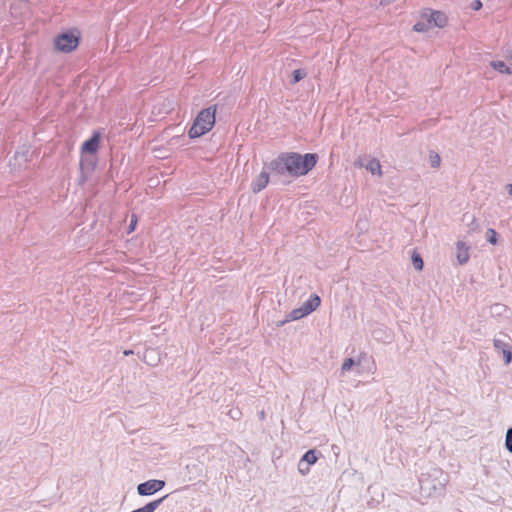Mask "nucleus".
Instances as JSON below:
<instances>
[{"instance_id": "4", "label": "nucleus", "mask_w": 512, "mask_h": 512, "mask_svg": "<svg viewBox=\"0 0 512 512\" xmlns=\"http://www.w3.org/2000/svg\"><path fill=\"white\" fill-rule=\"evenodd\" d=\"M320 303H321L320 297L317 294H312L309 297V299L304 301L303 304L299 308L293 309L289 313L286 321L299 320V319L309 315L310 313H312L319 307Z\"/></svg>"}, {"instance_id": "19", "label": "nucleus", "mask_w": 512, "mask_h": 512, "mask_svg": "<svg viewBox=\"0 0 512 512\" xmlns=\"http://www.w3.org/2000/svg\"><path fill=\"white\" fill-rule=\"evenodd\" d=\"M487 241L493 245L497 243V233L492 228L487 230Z\"/></svg>"}, {"instance_id": "15", "label": "nucleus", "mask_w": 512, "mask_h": 512, "mask_svg": "<svg viewBox=\"0 0 512 512\" xmlns=\"http://www.w3.org/2000/svg\"><path fill=\"white\" fill-rule=\"evenodd\" d=\"M411 260H412V264L416 270L420 271L423 269L424 263H423V259L420 256V254L413 253Z\"/></svg>"}, {"instance_id": "20", "label": "nucleus", "mask_w": 512, "mask_h": 512, "mask_svg": "<svg viewBox=\"0 0 512 512\" xmlns=\"http://www.w3.org/2000/svg\"><path fill=\"white\" fill-rule=\"evenodd\" d=\"M298 470L302 475H306L310 471V465H308L304 460L300 459L298 462Z\"/></svg>"}, {"instance_id": "24", "label": "nucleus", "mask_w": 512, "mask_h": 512, "mask_svg": "<svg viewBox=\"0 0 512 512\" xmlns=\"http://www.w3.org/2000/svg\"><path fill=\"white\" fill-rule=\"evenodd\" d=\"M27 152H28V151L23 152V153H20L19 151H16V152H15V158H16V159H18V158H20V157H21V158H23V160H24V161H27V156H26V153H27Z\"/></svg>"}, {"instance_id": "6", "label": "nucleus", "mask_w": 512, "mask_h": 512, "mask_svg": "<svg viewBox=\"0 0 512 512\" xmlns=\"http://www.w3.org/2000/svg\"><path fill=\"white\" fill-rule=\"evenodd\" d=\"M269 183V170L263 167L261 173L252 181L251 190L254 193L262 191Z\"/></svg>"}, {"instance_id": "22", "label": "nucleus", "mask_w": 512, "mask_h": 512, "mask_svg": "<svg viewBox=\"0 0 512 512\" xmlns=\"http://www.w3.org/2000/svg\"><path fill=\"white\" fill-rule=\"evenodd\" d=\"M428 25H429V23H425V22H417V23L414 25L413 29H414L415 31H417V32H424V31H426V30H427Z\"/></svg>"}, {"instance_id": "12", "label": "nucleus", "mask_w": 512, "mask_h": 512, "mask_svg": "<svg viewBox=\"0 0 512 512\" xmlns=\"http://www.w3.org/2000/svg\"><path fill=\"white\" fill-rule=\"evenodd\" d=\"M366 169L368 171H370L373 175H379L381 176L382 172H381V165H380V162L377 160V159H371L367 164H366Z\"/></svg>"}, {"instance_id": "27", "label": "nucleus", "mask_w": 512, "mask_h": 512, "mask_svg": "<svg viewBox=\"0 0 512 512\" xmlns=\"http://www.w3.org/2000/svg\"><path fill=\"white\" fill-rule=\"evenodd\" d=\"M494 308L496 309L497 312H500L501 309H504V306L503 305H500V304H496L494 306Z\"/></svg>"}, {"instance_id": "1", "label": "nucleus", "mask_w": 512, "mask_h": 512, "mask_svg": "<svg viewBox=\"0 0 512 512\" xmlns=\"http://www.w3.org/2000/svg\"><path fill=\"white\" fill-rule=\"evenodd\" d=\"M317 161L318 155L315 153L301 155L296 152H283L270 162H265V168L276 175L297 178L308 174Z\"/></svg>"}, {"instance_id": "9", "label": "nucleus", "mask_w": 512, "mask_h": 512, "mask_svg": "<svg viewBox=\"0 0 512 512\" xmlns=\"http://www.w3.org/2000/svg\"><path fill=\"white\" fill-rule=\"evenodd\" d=\"M456 258L460 265H464L469 260V247L463 242L458 241L456 243Z\"/></svg>"}, {"instance_id": "3", "label": "nucleus", "mask_w": 512, "mask_h": 512, "mask_svg": "<svg viewBox=\"0 0 512 512\" xmlns=\"http://www.w3.org/2000/svg\"><path fill=\"white\" fill-rule=\"evenodd\" d=\"M79 41L78 30H67L54 38V46L60 52L70 53L78 47Z\"/></svg>"}, {"instance_id": "16", "label": "nucleus", "mask_w": 512, "mask_h": 512, "mask_svg": "<svg viewBox=\"0 0 512 512\" xmlns=\"http://www.w3.org/2000/svg\"><path fill=\"white\" fill-rule=\"evenodd\" d=\"M306 76V72L302 69H296L292 72V84H296Z\"/></svg>"}, {"instance_id": "25", "label": "nucleus", "mask_w": 512, "mask_h": 512, "mask_svg": "<svg viewBox=\"0 0 512 512\" xmlns=\"http://www.w3.org/2000/svg\"><path fill=\"white\" fill-rule=\"evenodd\" d=\"M86 162H87V159L85 157H82L81 162H80L81 169H84Z\"/></svg>"}, {"instance_id": "21", "label": "nucleus", "mask_w": 512, "mask_h": 512, "mask_svg": "<svg viewBox=\"0 0 512 512\" xmlns=\"http://www.w3.org/2000/svg\"><path fill=\"white\" fill-rule=\"evenodd\" d=\"M354 364L355 361L352 358L345 359L341 367L342 372L344 373L349 371L354 366Z\"/></svg>"}, {"instance_id": "26", "label": "nucleus", "mask_w": 512, "mask_h": 512, "mask_svg": "<svg viewBox=\"0 0 512 512\" xmlns=\"http://www.w3.org/2000/svg\"><path fill=\"white\" fill-rule=\"evenodd\" d=\"M506 188H507V192H508V194H509L510 196H512V184H508V185L506 186Z\"/></svg>"}, {"instance_id": "7", "label": "nucleus", "mask_w": 512, "mask_h": 512, "mask_svg": "<svg viewBox=\"0 0 512 512\" xmlns=\"http://www.w3.org/2000/svg\"><path fill=\"white\" fill-rule=\"evenodd\" d=\"M100 135L95 132L89 139H87L81 146V152L94 154L99 148Z\"/></svg>"}, {"instance_id": "5", "label": "nucleus", "mask_w": 512, "mask_h": 512, "mask_svg": "<svg viewBox=\"0 0 512 512\" xmlns=\"http://www.w3.org/2000/svg\"><path fill=\"white\" fill-rule=\"evenodd\" d=\"M165 486V481L150 479L137 486V492L140 496H150L160 491Z\"/></svg>"}, {"instance_id": "17", "label": "nucleus", "mask_w": 512, "mask_h": 512, "mask_svg": "<svg viewBox=\"0 0 512 512\" xmlns=\"http://www.w3.org/2000/svg\"><path fill=\"white\" fill-rule=\"evenodd\" d=\"M505 448L512 453V427L508 428L505 436Z\"/></svg>"}, {"instance_id": "29", "label": "nucleus", "mask_w": 512, "mask_h": 512, "mask_svg": "<svg viewBox=\"0 0 512 512\" xmlns=\"http://www.w3.org/2000/svg\"><path fill=\"white\" fill-rule=\"evenodd\" d=\"M130 354H133V351L132 350H126L124 351V355H130Z\"/></svg>"}, {"instance_id": "23", "label": "nucleus", "mask_w": 512, "mask_h": 512, "mask_svg": "<svg viewBox=\"0 0 512 512\" xmlns=\"http://www.w3.org/2000/svg\"><path fill=\"white\" fill-rule=\"evenodd\" d=\"M471 8L476 11L480 10L482 8V2L480 0H474L471 3Z\"/></svg>"}, {"instance_id": "2", "label": "nucleus", "mask_w": 512, "mask_h": 512, "mask_svg": "<svg viewBox=\"0 0 512 512\" xmlns=\"http://www.w3.org/2000/svg\"><path fill=\"white\" fill-rule=\"evenodd\" d=\"M216 106L202 109L188 131L190 138H198L209 132L215 124Z\"/></svg>"}, {"instance_id": "11", "label": "nucleus", "mask_w": 512, "mask_h": 512, "mask_svg": "<svg viewBox=\"0 0 512 512\" xmlns=\"http://www.w3.org/2000/svg\"><path fill=\"white\" fill-rule=\"evenodd\" d=\"M463 222L466 223L469 233H472V232H475L478 230L479 224H478L476 218L474 217V215L468 214V213L464 214Z\"/></svg>"}, {"instance_id": "8", "label": "nucleus", "mask_w": 512, "mask_h": 512, "mask_svg": "<svg viewBox=\"0 0 512 512\" xmlns=\"http://www.w3.org/2000/svg\"><path fill=\"white\" fill-rule=\"evenodd\" d=\"M493 345L495 350L503 353L506 364L512 361V347L501 339H494Z\"/></svg>"}, {"instance_id": "14", "label": "nucleus", "mask_w": 512, "mask_h": 512, "mask_svg": "<svg viewBox=\"0 0 512 512\" xmlns=\"http://www.w3.org/2000/svg\"><path fill=\"white\" fill-rule=\"evenodd\" d=\"M301 459L311 466L318 459L317 451L315 449H310L302 456Z\"/></svg>"}, {"instance_id": "28", "label": "nucleus", "mask_w": 512, "mask_h": 512, "mask_svg": "<svg viewBox=\"0 0 512 512\" xmlns=\"http://www.w3.org/2000/svg\"><path fill=\"white\" fill-rule=\"evenodd\" d=\"M135 223H136L135 221H133V220L131 221L130 226H129V232H131L134 229Z\"/></svg>"}, {"instance_id": "13", "label": "nucleus", "mask_w": 512, "mask_h": 512, "mask_svg": "<svg viewBox=\"0 0 512 512\" xmlns=\"http://www.w3.org/2000/svg\"><path fill=\"white\" fill-rule=\"evenodd\" d=\"M491 66L500 73L512 74V69L504 61H492Z\"/></svg>"}, {"instance_id": "10", "label": "nucleus", "mask_w": 512, "mask_h": 512, "mask_svg": "<svg viewBox=\"0 0 512 512\" xmlns=\"http://www.w3.org/2000/svg\"><path fill=\"white\" fill-rule=\"evenodd\" d=\"M447 17L440 11H430L428 23H433L436 27L442 28L446 25Z\"/></svg>"}, {"instance_id": "18", "label": "nucleus", "mask_w": 512, "mask_h": 512, "mask_svg": "<svg viewBox=\"0 0 512 512\" xmlns=\"http://www.w3.org/2000/svg\"><path fill=\"white\" fill-rule=\"evenodd\" d=\"M429 161L431 167L437 168L440 165V156L437 153L430 152Z\"/></svg>"}]
</instances>
